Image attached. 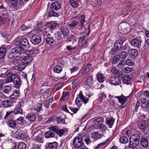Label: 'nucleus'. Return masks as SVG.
I'll return each instance as SVG.
<instances>
[{
  "instance_id": "1",
  "label": "nucleus",
  "mask_w": 149,
  "mask_h": 149,
  "mask_svg": "<svg viewBox=\"0 0 149 149\" xmlns=\"http://www.w3.org/2000/svg\"><path fill=\"white\" fill-rule=\"evenodd\" d=\"M23 50V49L21 47H16L12 48L10 51L8 57L10 59L17 57L20 55Z\"/></svg>"
},
{
  "instance_id": "2",
  "label": "nucleus",
  "mask_w": 149,
  "mask_h": 149,
  "mask_svg": "<svg viewBox=\"0 0 149 149\" xmlns=\"http://www.w3.org/2000/svg\"><path fill=\"white\" fill-rule=\"evenodd\" d=\"M140 140L139 136L138 134L132 135L129 140V147L131 148L137 146L139 144Z\"/></svg>"
},
{
  "instance_id": "3",
  "label": "nucleus",
  "mask_w": 149,
  "mask_h": 149,
  "mask_svg": "<svg viewBox=\"0 0 149 149\" xmlns=\"http://www.w3.org/2000/svg\"><path fill=\"white\" fill-rule=\"evenodd\" d=\"M69 32V31L67 28L62 26L60 28V30L56 33V35L59 38H62L63 37L67 36Z\"/></svg>"
},
{
  "instance_id": "4",
  "label": "nucleus",
  "mask_w": 149,
  "mask_h": 149,
  "mask_svg": "<svg viewBox=\"0 0 149 149\" xmlns=\"http://www.w3.org/2000/svg\"><path fill=\"white\" fill-rule=\"evenodd\" d=\"M74 147L78 149L82 146L84 144L83 142V139L82 137L77 136L74 139L72 143Z\"/></svg>"
},
{
  "instance_id": "5",
  "label": "nucleus",
  "mask_w": 149,
  "mask_h": 149,
  "mask_svg": "<svg viewBox=\"0 0 149 149\" xmlns=\"http://www.w3.org/2000/svg\"><path fill=\"white\" fill-rule=\"evenodd\" d=\"M88 35V34H86L84 33H82L80 34L79 42H81L82 45L83 46H84L85 44H86L87 43Z\"/></svg>"
},
{
  "instance_id": "6",
  "label": "nucleus",
  "mask_w": 149,
  "mask_h": 149,
  "mask_svg": "<svg viewBox=\"0 0 149 149\" xmlns=\"http://www.w3.org/2000/svg\"><path fill=\"white\" fill-rule=\"evenodd\" d=\"M113 97L118 99L119 102L121 104V107L124 108L126 105V104L125 105H124V104L127 100V97L124 96L123 95L120 96H116Z\"/></svg>"
},
{
  "instance_id": "7",
  "label": "nucleus",
  "mask_w": 149,
  "mask_h": 149,
  "mask_svg": "<svg viewBox=\"0 0 149 149\" xmlns=\"http://www.w3.org/2000/svg\"><path fill=\"white\" fill-rule=\"evenodd\" d=\"M33 60V57L30 56H24L22 59V62L27 66L31 64Z\"/></svg>"
},
{
  "instance_id": "8",
  "label": "nucleus",
  "mask_w": 149,
  "mask_h": 149,
  "mask_svg": "<svg viewBox=\"0 0 149 149\" xmlns=\"http://www.w3.org/2000/svg\"><path fill=\"white\" fill-rule=\"evenodd\" d=\"M93 84V78L91 76H89L85 81L84 85V87L86 88H90Z\"/></svg>"
},
{
  "instance_id": "9",
  "label": "nucleus",
  "mask_w": 149,
  "mask_h": 149,
  "mask_svg": "<svg viewBox=\"0 0 149 149\" xmlns=\"http://www.w3.org/2000/svg\"><path fill=\"white\" fill-rule=\"evenodd\" d=\"M31 41L32 43L34 44H37L40 42L41 39L39 36L35 34L31 36Z\"/></svg>"
},
{
  "instance_id": "10",
  "label": "nucleus",
  "mask_w": 149,
  "mask_h": 149,
  "mask_svg": "<svg viewBox=\"0 0 149 149\" xmlns=\"http://www.w3.org/2000/svg\"><path fill=\"white\" fill-rule=\"evenodd\" d=\"M61 3L58 1H56L53 3L50 6L51 9L53 10H57L61 8Z\"/></svg>"
},
{
  "instance_id": "11",
  "label": "nucleus",
  "mask_w": 149,
  "mask_h": 149,
  "mask_svg": "<svg viewBox=\"0 0 149 149\" xmlns=\"http://www.w3.org/2000/svg\"><path fill=\"white\" fill-rule=\"evenodd\" d=\"M13 83L15 88H19L21 84V81L18 76L16 75L14 76Z\"/></svg>"
},
{
  "instance_id": "12",
  "label": "nucleus",
  "mask_w": 149,
  "mask_h": 149,
  "mask_svg": "<svg viewBox=\"0 0 149 149\" xmlns=\"http://www.w3.org/2000/svg\"><path fill=\"white\" fill-rule=\"evenodd\" d=\"M14 136L19 139L24 140L26 138V136L19 130L16 131L13 134Z\"/></svg>"
},
{
  "instance_id": "13",
  "label": "nucleus",
  "mask_w": 149,
  "mask_h": 149,
  "mask_svg": "<svg viewBox=\"0 0 149 149\" xmlns=\"http://www.w3.org/2000/svg\"><path fill=\"white\" fill-rule=\"evenodd\" d=\"M141 40L134 38L131 41L130 44L133 47L139 48L141 46Z\"/></svg>"
},
{
  "instance_id": "14",
  "label": "nucleus",
  "mask_w": 149,
  "mask_h": 149,
  "mask_svg": "<svg viewBox=\"0 0 149 149\" xmlns=\"http://www.w3.org/2000/svg\"><path fill=\"white\" fill-rule=\"evenodd\" d=\"M127 52L130 56L133 58H135L137 56L138 52L135 49H131L128 51Z\"/></svg>"
},
{
  "instance_id": "15",
  "label": "nucleus",
  "mask_w": 149,
  "mask_h": 149,
  "mask_svg": "<svg viewBox=\"0 0 149 149\" xmlns=\"http://www.w3.org/2000/svg\"><path fill=\"white\" fill-rule=\"evenodd\" d=\"M137 124L138 127L141 130L143 129L146 126L145 120L141 119L137 121Z\"/></svg>"
},
{
  "instance_id": "16",
  "label": "nucleus",
  "mask_w": 149,
  "mask_h": 149,
  "mask_svg": "<svg viewBox=\"0 0 149 149\" xmlns=\"http://www.w3.org/2000/svg\"><path fill=\"white\" fill-rule=\"evenodd\" d=\"M57 145L56 142L49 143L46 145L45 149H56Z\"/></svg>"
},
{
  "instance_id": "17",
  "label": "nucleus",
  "mask_w": 149,
  "mask_h": 149,
  "mask_svg": "<svg viewBox=\"0 0 149 149\" xmlns=\"http://www.w3.org/2000/svg\"><path fill=\"white\" fill-rule=\"evenodd\" d=\"M50 36L48 34L47 37L45 39V41L47 44L51 46L54 45L56 44L55 41L52 37H49L48 36Z\"/></svg>"
},
{
  "instance_id": "18",
  "label": "nucleus",
  "mask_w": 149,
  "mask_h": 149,
  "mask_svg": "<svg viewBox=\"0 0 149 149\" xmlns=\"http://www.w3.org/2000/svg\"><path fill=\"white\" fill-rule=\"evenodd\" d=\"M21 44L25 49H29L31 47V45L27 39H22L21 40Z\"/></svg>"
},
{
  "instance_id": "19",
  "label": "nucleus",
  "mask_w": 149,
  "mask_h": 149,
  "mask_svg": "<svg viewBox=\"0 0 149 149\" xmlns=\"http://www.w3.org/2000/svg\"><path fill=\"white\" fill-rule=\"evenodd\" d=\"M110 83L113 85H119L120 82L118 78L113 76L111 77L110 79Z\"/></svg>"
},
{
  "instance_id": "20",
  "label": "nucleus",
  "mask_w": 149,
  "mask_h": 149,
  "mask_svg": "<svg viewBox=\"0 0 149 149\" xmlns=\"http://www.w3.org/2000/svg\"><path fill=\"white\" fill-rule=\"evenodd\" d=\"M80 23L78 25V28L79 30H81L84 26V23L85 22V17L84 15L81 16V18L79 19Z\"/></svg>"
},
{
  "instance_id": "21",
  "label": "nucleus",
  "mask_w": 149,
  "mask_h": 149,
  "mask_svg": "<svg viewBox=\"0 0 149 149\" xmlns=\"http://www.w3.org/2000/svg\"><path fill=\"white\" fill-rule=\"evenodd\" d=\"M19 91L17 90H15L10 96V99L12 100L16 99L19 97Z\"/></svg>"
},
{
  "instance_id": "22",
  "label": "nucleus",
  "mask_w": 149,
  "mask_h": 149,
  "mask_svg": "<svg viewBox=\"0 0 149 149\" xmlns=\"http://www.w3.org/2000/svg\"><path fill=\"white\" fill-rule=\"evenodd\" d=\"M7 49L6 47H1L0 48V59H3L5 56Z\"/></svg>"
},
{
  "instance_id": "23",
  "label": "nucleus",
  "mask_w": 149,
  "mask_h": 149,
  "mask_svg": "<svg viewBox=\"0 0 149 149\" xmlns=\"http://www.w3.org/2000/svg\"><path fill=\"white\" fill-rule=\"evenodd\" d=\"M114 121V118L108 117L106 119V123L109 126V127L111 128L113 124Z\"/></svg>"
},
{
  "instance_id": "24",
  "label": "nucleus",
  "mask_w": 149,
  "mask_h": 149,
  "mask_svg": "<svg viewBox=\"0 0 149 149\" xmlns=\"http://www.w3.org/2000/svg\"><path fill=\"white\" fill-rule=\"evenodd\" d=\"M123 42L121 40H117L114 45V47H115L117 50H119L122 47L123 45Z\"/></svg>"
},
{
  "instance_id": "25",
  "label": "nucleus",
  "mask_w": 149,
  "mask_h": 149,
  "mask_svg": "<svg viewBox=\"0 0 149 149\" xmlns=\"http://www.w3.org/2000/svg\"><path fill=\"white\" fill-rule=\"evenodd\" d=\"M2 104L4 107H11L13 105L12 101L9 100H6L3 101Z\"/></svg>"
},
{
  "instance_id": "26",
  "label": "nucleus",
  "mask_w": 149,
  "mask_h": 149,
  "mask_svg": "<svg viewBox=\"0 0 149 149\" xmlns=\"http://www.w3.org/2000/svg\"><path fill=\"white\" fill-rule=\"evenodd\" d=\"M7 124L9 127L13 128H14L17 125L16 121L11 119L8 120Z\"/></svg>"
},
{
  "instance_id": "27",
  "label": "nucleus",
  "mask_w": 149,
  "mask_h": 149,
  "mask_svg": "<svg viewBox=\"0 0 149 149\" xmlns=\"http://www.w3.org/2000/svg\"><path fill=\"white\" fill-rule=\"evenodd\" d=\"M149 100H147V99L143 97L141 99V107L144 108H147L148 103L149 102Z\"/></svg>"
},
{
  "instance_id": "28",
  "label": "nucleus",
  "mask_w": 149,
  "mask_h": 149,
  "mask_svg": "<svg viewBox=\"0 0 149 149\" xmlns=\"http://www.w3.org/2000/svg\"><path fill=\"white\" fill-rule=\"evenodd\" d=\"M49 17H58L62 14L61 12L56 13L53 10H50L47 13Z\"/></svg>"
},
{
  "instance_id": "29",
  "label": "nucleus",
  "mask_w": 149,
  "mask_h": 149,
  "mask_svg": "<svg viewBox=\"0 0 149 149\" xmlns=\"http://www.w3.org/2000/svg\"><path fill=\"white\" fill-rule=\"evenodd\" d=\"M79 98L85 104L87 103L88 101V98L84 96L82 94V92L81 91L80 92L79 95Z\"/></svg>"
},
{
  "instance_id": "30",
  "label": "nucleus",
  "mask_w": 149,
  "mask_h": 149,
  "mask_svg": "<svg viewBox=\"0 0 149 149\" xmlns=\"http://www.w3.org/2000/svg\"><path fill=\"white\" fill-rule=\"evenodd\" d=\"M91 68V65L90 63H88L87 65H86L85 68H84L81 72V74H84L87 73L90 71Z\"/></svg>"
},
{
  "instance_id": "31",
  "label": "nucleus",
  "mask_w": 149,
  "mask_h": 149,
  "mask_svg": "<svg viewBox=\"0 0 149 149\" xmlns=\"http://www.w3.org/2000/svg\"><path fill=\"white\" fill-rule=\"evenodd\" d=\"M59 26V25L58 24L54 23L48 24L47 27L51 30H52L57 28Z\"/></svg>"
},
{
  "instance_id": "32",
  "label": "nucleus",
  "mask_w": 149,
  "mask_h": 149,
  "mask_svg": "<svg viewBox=\"0 0 149 149\" xmlns=\"http://www.w3.org/2000/svg\"><path fill=\"white\" fill-rule=\"evenodd\" d=\"M26 117L29 120L32 122L34 121L36 118L35 115L32 113L28 114L26 115Z\"/></svg>"
},
{
  "instance_id": "33",
  "label": "nucleus",
  "mask_w": 149,
  "mask_h": 149,
  "mask_svg": "<svg viewBox=\"0 0 149 149\" xmlns=\"http://www.w3.org/2000/svg\"><path fill=\"white\" fill-rule=\"evenodd\" d=\"M12 73L9 74L7 78L6 79V83H10L11 82H13V79L14 76H15Z\"/></svg>"
},
{
  "instance_id": "34",
  "label": "nucleus",
  "mask_w": 149,
  "mask_h": 149,
  "mask_svg": "<svg viewBox=\"0 0 149 149\" xmlns=\"http://www.w3.org/2000/svg\"><path fill=\"white\" fill-rule=\"evenodd\" d=\"M141 145L144 148L147 147L148 146V141L145 138H142L141 139Z\"/></svg>"
},
{
  "instance_id": "35",
  "label": "nucleus",
  "mask_w": 149,
  "mask_h": 149,
  "mask_svg": "<svg viewBox=\"0 0 149 149\" xmlns=\"http://www.w3.org/2000/svg\"><path fill=\"white\" fill-rule=\"evenodd\" d=\"M96 77L98 81L100 83H102L104 82V77L103 74L102 73H99L96 74Z\"/></svg>"
},
{
  "instance_id": "36",
  "label": "nucleus",
  "mask_w": 149,
  "mask_h": 149,
  "mask_svg": "<svg viewBox=\"0 0 149 149\" xmlns=\"http://www.w3.org/2000/svg\"><path fill=\"white\" fill-rule=\"evenodd\" d=\"M12 111L13 113L15 114L18 113L22 114V110L20 106L19 107H16Z\"/></svg>"
},
{
  "instance_id": "37",
  "label": "nucleus",
  "mask_w": 149,
  "mask_h": 149,
  "mask_svg": "<svg viewBox=\"0 0 149 149\" xmlns=\"http://www.w3.org/2000/svg\"><path fill=\"white\" fill-rule=\"evenodd\" d=\"M79 24V22L75 20H72L70 23L68 24V26L70 28H74Z\"/></svg>"
},
{
  "instance_id": "38",
  "label": "nucleus",
  "mask_w": 149,
  "mask_h": 149,
  "mask_svg": "<svg viewBox=\"0 0 149 149\" xmlns=\"http://www.w3.org/2000/svg\"><path fill=\"white\" fill-rule=\"evenodd\" d=\"M61 67L60 65H56L53 68L54 71L55 72L58 73H60L62 71Z\"/></svg>"
},
{
  "instance_id": "39",
  "label": "nucleus",
  "mask_w": 149,
  "mask_h": 149,
  "mask_svg": "<svg viewBox=\"0 0 149 149\" xmlns=\"http://www.w3.org/2000/svg\"><path fill=\"white\" fill-rule=\"evenodd\" d=\"M27 65L23 63L22 62L17 65V66L19 71H22L24 70Z\"/></svg>"
},
{
  "instance_id": "40",
  "label": "nucleus",
  "mask_w": 149,
  "mask_h": 149,
  "mask_svg": "<svg viewBox=\"0 0 149 149\" xmlns=\"http://www.w3.org/2000/svg\"><path fill=\"white\" fill-rule=\"evenodd\" d=\"M54 133L50 130L48 131L45 134V136L47 138L53 137H54Z\"/></svg>"
},
{
  "instance_id": "41",
  "label": "nucleus",
  "mask_w": 149,
  "mask_h": 149,
  "mask_svg": "<svg viewBox=\"0 0 149 149\" xmlns=\"http://www.w3.org/2000/svg\"><path fill=\"white\" fill-rule=\"evenodd\" d=\"M119 141L121 143H126L128 142V140L126 136H123L119 139Z\"/></svg>"
},
{
  "instance_id": "42",
  "label": "nucleus",
  "mask_w": 149,
  "mask_h": 149,
  "mask_svg": "<svg viewBox=\"0 0 149 149\" xmlns=\"http://www.w3.org/2000/svg\"><path fill=\"white\" fill-rule=\"evenodd\" d=\"M11 87L8 86H5L3 88V91L5 93H8L11 91Z\"/></svg>"
},
{
  "instance_id": "43",
  "label": "nucleus",
  "mask_w": 149,
  "mask_h": 149,
  "mask_svg": "<svg viewBox=\"0 0 149 149\" xmlns=\"http://www.w3.org/2000/svg\"><path fill=\"white\" fill-rule=\"evenodd\" d=\"M102 135L97 132H93L91 134V136L94 139H99L102 137Z\"/></svg>"
},
{
  "instance_id": "44",
  "label": "nucleus",
  "mask_w": 149,
  "mask_h": 149,
  "mask_svg": "<svg viewBox=\"0 0 149 149\" xmlns=\"http://www.w3.org/2000/svg\"><path fill=\"white\" fill-rule=\"evenodd\" d=\"M30 49L26 50L25 51V53L28 56H30L32 55L35 51V48L33 47H31L30 48Z\"/></svg>"
},
{
  "instance_id": "45",
  "label": "nucleus",
  "mask_w": 149,
  "mask_h": 149,
  "mask_svg": "<svg viewBox=\"0 0 149 149\" xmlns=\"http://www.w3.org/2000/svg\"><path fill=\"white\" fill-rule=\"evenodd\" d=\"M113 73L116 76H119V77H122L123 74V73L121 71L118 70L116 69H114L113 71Z\"/></svg>"
},
{
  "instance_id": "46",
  "label": "nucleus",
  "mask_w": 149,
  "mask_h": 149,
  "mask_svg": "<svg viewBox=\"0 0 149 149\" xmlns=\"http://www.w3.org/2000/svg\"><path fill=\"white\" fill-rule=\"evenodd\" d=\"M41 104L39 103H37L34 106L33 109L35 110L39 111L41 109Z\"/></svg>"
},
{
  "instance_id": "47",
  "label": "nucleus",
  "mask_w": 149,
  "mask_h": 149,
  "mask_svg": "<svg viewBox=\"0 0 149 149\" xmlns=\"http://www.w3.org/2000/svg\"><path fill=\"white\" fill-rule=\"evenodd\" d=\"M53 97H51L46 102L45 104V106L46 108H48L50 104L52 103V102L53 101Z\"/></svg>"
},
{
  "instance_id": "48",
  "label": "nucleus",
  "mask_w": 149,
  "mask_h": 149,
  "mask_svg": "<svg viewBox=\"0 0 149 149\" xmlns=\"http://www.w3.org/2000/svg\"><path fill=\"white\" fill-rule=\"evenodd\" d=\"M119 55L120 58L122 59H124L127 56V53L125 52H120Z\"/></svg>"
},
{
  "instance_id": "49",
  "label": "nucleus",
  "mask_w": 149,
  "mask_h": 149,
  "mask_svg": "<svg viewBox=\"0 0 149 149\" xmlns=\"http://www.w3.org/2000/svg\"><path fill=\"white\" fill-rule=\"evenodd\" d=\"M56 121L58 123L64 124L65 123V119L62 118L61 117H58L57 118Z\"/></svg>"
},
{
  "instance_id": "50",
  "label": "nucleus",
  "mask_w": 149,
  "mask_h": 149,
  "mask_svg": "<svg viewBox=\"0 0 149 149\" xmlns=\"http://www.w3.org/2000/svg\"><path fill=\"white\" fill-rule=\"evenodd\" d=\"M98 128L102 130H105L107 128V127L105 125L103 124L99 123L97 126Z\"/></svg>"
},
{
  "instance_id": "51",
  "label": "nucleus",
  "mask_w": 149,
  "mask_h": 149,
  "mask_svg": "<svg viewBox=\"0 0 149 149\" xmlns=\"http://www.w3.org/2000/svg\"><path fill=\"white\" fill-rule=\"evenodd\" d=\"M132 70V69L128 67H127L123 69V72L126 73L130 72Z\"/></svg>"
},
{
  "instance_id": "52",
  "label": "nucleus",
  "mask_w": 149,
  "mask_h": 149,
  "mask_svg": "<svg viewBox=\"0 0 149 149\" xmlns=\"http://www.w3.org/2000/svg\"><path fill=\"white\" fill-rule=\"evenodd\" d=\"M26 145L23 142H20L18 145L17 149H25Z\"/></svg>"
},
{
  "instance_id": "53",
  "label": "nucleus",
  "mask_w": 149,
  "mask_h": 149,
  "mask_svg": "<svg viewBox=\"0 0 149 149\" xmlns=\"http://www.w3.org/2000/svg\"><path fill=\"white\" fill-rule=\"evenodd\" d=\"M69 93L68 92H63V96L61 98L62 100H65L67 99L68 97Z\"/></svg>"
},
{
  "instance_id": "54",
  "label": "nucleus",
  "mask_w": 149,
  "mask_h": 149,
  "mask_svg": "<svg viewBox=\"0 0 149 149\" xmlns=\"http://www.w3.org/2000/svg\"><path fill=\"white\" fill-rule=\"evenodd\" d=\"M79 82V80L77 79H76L73 81L72 83V88H76Z\"/></svg>"
},
{
  "instance_id": "55",
  "label": "nucleus",
  "mask_w": 149,
  "mask_h": 149,
  "mask_svg": "<svg viewBox=\"0 0 149 149\" xmlns=\"http://www.w3.org/2000/svg\"><path fill=\"white\" fill-rule=\"evenodd\" d=\"M16 122H17L18 124H22L24 122V119L22 117H20L18 118L17 119L15 120Z\"/></svg>"
},
{
  "instance_id": "56",
  "label": "nucleus",
  "mask_w": 149,
  "mask_h": 149,
  "mask_svg": "<svg viewBox=\"0 0 149 149\" xmlns=\"http://www.w3.org/2000/svg\"><path fill=\"white\" fill-rule=\"evenodd\" d=\"M65 132V131L63 129L58 130L56 134L60 136H62Z\"/></svg>"
},
{
  "instance_id": "57",
  "label": "nucleus",
  "mask_w": 149,
  "mask_h": 149,
  "mask_svg": "<svg viewBox=\"0 0 149 149\" xmlns=\"http://www.w3.org/2000/svg\"><path fill=\"white\" fill-rule=\"evenodd\" d=\"M119 55H116L113 57V63H116L118 62L119 59L120 58Z\"/></svg>"
},
{
  "instance_id": "58",
  "label": "nucleus",
  "mask_w": 149,
  "mask_h": 149,
  "mask_svg": "<svg viewBox=\"0 0 149 149\" xmlns=\"http://www.w3.org/2000/svg\"><path fill=\"white\" fill-rule=\"evenodd\" d=\"M117 49L114 47L111 48V51L109 52V53L111 55H114L115 54L118 50H117Z\"/></svg>"
},
{
  "instance_id": "59",
  "label": "nucleus",
  "mask_w": 149,
  "mask_h": 149,
  "mask_svg": "<svg viewBox=\"0 0 149 149\" xmlns=\"http://www.w3.org/2000/svg\"><path fill=\"white\" fill-rule=\"evenodd\" d=\"M75 102L77 106L78 107H80L82 104V102L81 101L78 97H77L76 100Z\"/></svg>"
},
{
  "instance_id": "60",
  "label": "nucleus",
  "mask_w": 149,
  "mask_h": 149,
  "mask_svg": "<svg viewBox=\"0 0 149 149\" xmlns=\"http://www.w3.org/2000/svg\"><path fill=\"white\" fill-rule=\"evenodd\" d=\"M124 77L127 80H128L130 81V80L133 78V75L132 74H130L125 75Z\"/></svg>"
},
{
  "instance_id": "61",
  "label": "nucleus",
  "mask_w": 149,
  "mask_h": 149,
  "mask_svg": "<svg viewBox=\"0 0 149 149\" xmlns=\"http://www.w3.org/2000/svg\"><path fill=\"white\" fill-rule=\"evenodd\" d=\"M49 130L52 131H53L55 133H56L58 130V128L56 126H53L52 127H51L49 128Z\"/></svg>"
},
{
  "instance_id": "62",
  "label": "nucleus",
  "mask_w": 149,
  "mask_h": 149,
  "mask_svg": "<svg viewBox=\"0 0 149 149\" xmlns=\"http://www.w3.org/2000/svg\"><path fill=\"white\" fill-rule=\"evenodd\" d=\"M142 130L145 134H147L149 133V128L147 126L143 129H142Z\"/></svg>"
},
{
  "instance_id": "63",
  "label": "nucleus",
  "mask_w": 149,
  "mask_h": 149,
  "mask_svg": "<svg viewBox=\"0 0 149 149\" xmlns=\"http://www.w3.org/2000/svg\"><path fill=\"white\" fill-rule=\"evenodd\" d=\"M13 113L12 111H8L6 113V115L4 117V119L5 120L7 119L8 116L10 115L11 116Z\"/></svg>"
},
{
  "instance_id": "64",
  "label": "nucleus",
  "mask_w": 149,
  "mask_h": 149,
  "mask_svg": "<svg viewBox=\"0 0 149 149\" xmlns=\"http://www.w3.org/2000/svg\"><path fill=\"white\" fill-rule=\"evenodd\" d=\"M2 17L4 19H8L9 17V14L7 12L2 13Z\"/></svg>"
}]
</instances>
